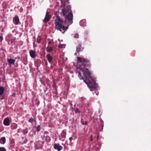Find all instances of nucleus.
Listing matches in <instances>:
<instances>
[{
    "instance_id": "obj_9",
    "label": "nucleus",
    "mask_w": 151,
    "mask_h": 151,
    "mask_svg": "<svg viewBox=\"0 0 151 151\" xmlns=\"http://www.w3.org/2000/svg\"><path fill=\"white\" fill-rule=\"evenodd\" d=\"M19 21V19L18 16H16L13 18V22L15 24H18Z\"/></svg>"
},
{
    "instance_id": "obj_21",
    "label": "nucleus",
    "mask_w": 151,
    "mask_h": 151,
    "mask_svg": "<svg viewBox=\"0 0 151 151\" xmlns=\"http://www.w3.org/2000/svg\"><path fill=\"white\" fill-rule=\"evenodd\" d=\"M41 129V128L40 126L38 125L37 128V131L39 132Z\"/></svg>"
},
{
    "instance_id": "obj_20",
    "label": "nucleus",
    "mask_w": 151,
    "mask_h": 151,
    "mask_svg": "<svg viewBox=\"0 0 151 151\" xmlns=\"http://www.w3.org/2000/svg\"><path fill=\"white\" fill-rule=\"evenodd\" d=\"M0 141H2V142H5V138L4 137H1V139Z\"/></svg>"
},
{
    "instance_id": "obj_6",
    "label": "nucleus",
    "mask_w": 151,
    "mask_h": 151,
    "mask_svg": "<svg viewBox=\"0 0 151 151\" xmlns=\"http://www.w3.org/2000/svg\"><path fill=\"white\" fill-rule=\"evenodd\" d=\"M46 57L49 62L50 64L52 63L53 58L52 56L48 54L47 55Z\"/></svg>"
},
{
    "instance_id": "obj_16",
    "label": "nucleus",
    "mask_w": 151,
    "mask_h": 151,
    "mask_svg": "<svg viewBox=\"0 0 151 151\" xmlns=\"http://www.w3.org/2000/svg\"><path fill=\"white\" fill-rule=\"evenodd\" d=\"M17 124L14 123L12 125V128H13L14 129H15L17 128Z\"/></svg>"
},
{
    "instance_id": "obj_17",
    "label": "nucleus",
    "mask_w": 151,
    "mask_h": 151,
    "mask_svg": "<svg viewBox=\"0 0 151 151\" xmlns=\"http://www.w3.org/2000/svg\"><path fill=\"white\" fill-rule=\"evenodd\" d=\"M65 47V45L64 44H60L58 46L59 48H64Z\"/></svg>"
},
{
    "instance_id": "obj_26",
    "label": "nucleus",
    "mask_w": 151,
    "mask_h": 151,
    "mask_svg": "<svg viewBox=\"0 0 151 151\" xmlns=\"http://www.w3.org/2000/svg\"><path fill=\"white\" fill-rule=\"evenodd\" d=\"M90 140L91 141H92L93 140L92 136L91 135L90 136Z\"/></svg>"
},
{
    "instance_id": "obj_4",
    "label": "nucleus",
    "mask_w": 151,
    "mask_h": 151,
    "mask_svg": "<svg viewBox=\"0 0 151 151\" xmlns=\"http://www.w3.org/2000/svg\"><path fill=\"white\" fill-rule=\"evenodd\" d=\"M51 17V16L49 14V12L48 11L47 12L45 18L43 20V22L45 23H46L48 22L50 20Z\"/></svg>"
},
{
    "instance_id": "obj_28",
    "label": "nucleus",
    "mask_w": 151,
    "mask_h": 151,
    "mask_svg": "<svg viewBox=\"0 0 151 151\" xmlns=\"http://www.w3.org/2000/svg\"><path fill=\"white\" fill-rule=\"evenodd\" d=\"M96 137H97V140L99 137L98 134H96Z\"/></svg>"
},
{
    "instance_id": "obj_13",
    "label": "nucleus",
    "mask_w": 151,
    "mask_h": 151,
    "mask_svg": "<svg viewBox=\"0 0 151 151\" xmlns=\"http://www.w3.org/2000/svg\"><path fill=\"white\" fill-rule=\"evenodd\" d=\"M53 50V47L48 46L46 48V51L47 52H50Z\"/></svg>"
},
{
    "instance_id": "obj_29",
    "label": "nucleus",
    "mask_w": 151,
    "mask_h": 151,
    "mask_svg": "<svg viewBox=\"0 0 151 151\" xmlns=\"http://www.w3.org/2000/svg\"><path fill=\"white\" fill-rule=\"evenodd\" d=\"M83 21H81L80 22V24L81 25L82 24V22Z\"/></svg>"
},
{
    "instance_id": "obj_27",
    "label": "nucleus",
    "mask_w": 151,
    "mask_h": 151,
    "mask_svg": "<svg viewBox=\"0 0 151 151\" xmlns=\"http://www.w3.org/2000/svg\"><path fill=\"white\" fill-rule=\"evenodd\" d=\"M72 137H70V138H69V140H70V141H72Z\"/></svg>"
},
{
    "instance_id": "obj_31",
    "label": "nucleus",
    "mask_w": 151,
    "mask_h": 151,
    "mask_svg": "<svg viewBox=\"0 0 151 151\" xmlns=\"http://www.w3.org/2000/svg\"><path fill=\"white\" fill-rule=\"evenodd\" d=\"M1 143L2 144H4V142L3 143Z\"/></svg>"
},
{
    "instance_id": "obj_15",
    "label": "nucleus",
    "mask_w": 151,
    "mask_h": 151,
    "mask_svg": "<svg viewBox=\"0 0 151 151\" xmlns=\"http://www.w3.org/2000/svg\"><path fill=\"white\" fill-rule=\"evenodd\" d=\"M74 111L76 113H80L81 111L78 108H76L74 109Z\"/></svg>"
},
{
    "instance_id": "obj_3",
    "label": "nucleus",
    "mask_w": 151,
    "mask_h": 151,
    "mask_svg": "<svg viewBox=\"0 0 151 151\" xmlns=\"http://www.w3.org/2000/svg\"><path fill=\"white\" fill-rule=\"evenodd\" d=\"M49 133L48 132L45 131L44 132L42 139L43 141L50 142V137L48 136Z\"/></svg>"
},
{
    "instance_id": "obj_5",
    "label": "nucleus",
    "mask_w": 151,
    "mask_h": 151,
    "mask_svg": "<svg viewBox=\"0 0 151 151\" xmlns=\"http://www.w3.org/2000/svg\"><path fill=\"white\" fill-rule=\"evenodd\" d=\"M4 88L1 86H0V99L3 100L4 99L5 96L3 94L4 92Z\"/></svg>"
},
{
    "instance_id": "obj_10",
    "label": "nucleus",
    "mask_w": 151,
    "mask_h": 151,
    "mask_svg": "<svg viewBox=\"0 0 151 151\" xmlns=\"http://www.w3.org/2000/svg\"><path fill=\"white\" fill-rule=\"evenodd\" d=\"M16 59V58H15V59H7V61L9 63V65L11 66V65H14L15 62V60Z\"/></svg>"
},
{
    "instance_id": "obj_25",
    "label": "nucleus",
    "mask_w": 151,
    "mask_h": 151,
    "mask_svg": "<svg viewBox=\"0 0 151 151\" xmlns=\"http://www.w3.org/2000/svg\"><path fill=\"white\" fill-rule=\"evenodd\" d=\"M3 39V38L2 36H0V41H2V40Z\"/></svg>"
},
{
    "instance_id": "obj_19",
    "label": "nucleus",
    "mask_w": 151,
    "mask_h": 151,
    "mask_svg": "<svg viewBox=\"0 0 151 151\" xmlns=\"http://www.w3.org/2000/svg\"><path fill=\"white\" fill-rule=\"evenodd\" d=\"M34 121V119L33 118H30L29 120L28 121L30 123H32Z\"/></svg>"
},
{
    "instance_id": "obj_7",
    "label": "nucleus",
    "mask_w": 151,
    "mask_h": 151,
    "mask_svg": "<svg viewBox=\"0 0 151 151\" xmlns=\"http://www.w3.org/2000/svg\"><path fill=\"white\" fill-rule=\"evenodd\" d=\"M84 49V47L82 46L81 44L80 43L78 44L76 48V51L77 52L82 51Z\"/></svg>"
},
{
    "instance_id": "obj_1",
    "label": "nucleus",
    "mask_w": 151,
    "mask_h": 151,
    "mask_svg": "<svg viewBox=\"0 0 151 151\" xmlns=\"http://www.w3.org/2000/svg\"><path fill=\"white\" fill-rule=\"evenodd\" d=\"M77 61L78 63H81V65L77 69L79 75L88 87L90 88V90L92 91L94 89L96 94L98 95V91L95 88L96 87L95 81L91 76V73L88 69L86 68L91 65L90 61L87 59L80 57H77Z\"/></svg>"
},
{
    "instance_id": "obj_24",
    "label": "nucleus",
    "mask_w": 151,
    "mask_h": 151,
    "mask_svg": "<svg viewBox=\"0 0 151 151\" xmlns=\"http://www.w3.org/2000/svg\"><path fill=\"white\" fill-rule=\"evenodd\" d=\"M47 40H49V41H48V44H50L51 43V42L50 40V39H47Z\"/></svg>"
},
{
    "instance_id": "obj_22",
    "label": "nucleus",
    "mask_w": 151,
    "mask_h": 151,
    "mask_svg": "<svg viewBox=\"0 0 151 151\" xmlns=\"http://www.w3.org/2000/svg\"><path fill=\"white\" fill-rule=\"evenodd\" d=\"M0 151H6V150L4 147H0Z\"/></svg>"
},
{
    "instance_id": "obj_30",
    "label": "nucleus",
    "mask_w": 151,
    "mask_h": 151,
    "mask_svg": "<svg viewBox=\"0 0 151 151\" xmlns=\"http://www.w3.org/2000/svg\"><path fill=\"white\" fill-rule=\"evenodd\" d=\"M52 66L51 65V66H50V67H51V68H52Z\"/></svg>"
},
{
    "instance_id": "obj_14",
    "label": "nucleus",
    "mask_w": 151,
    "mask_h": 151,
    "mask_svg": "<svg viewBox=\"0 0 151 151\" xmlns=\"http://www.w3.org/2000/svg\"><path fill=\"white\" fill-rule=\"evenodd\" d=\"M42 40V39L40 36L38 37L37 39V42L38 43H40L41 42Z\"/></svg>"
},
{
    "instance_id": "obj_18",
    "label": "nucleus",
    "mask_w": 151,
    "mask_h": 151,
    "mask_svg": "<svg viewBox=\"0 0 151 151\" xmlns=\"http://www.w3.org/2000/svg\"><path fill=\"white\" fill-rule=\"evenodd\" d=\"M28 132V130L27 128L23 130L22 133L24 134H27Z\"/></svg>"
},
{
    "instance_id": "obj_23",
    "label": "nucleus",
    "mask_w": 151,
    "mask_h": 151,
    "mask_svg": "<svg viewBox=\"0 0 151 151\" xmlns=\"http://www.w3.org/2000/svg\"><path fill=\"white\" fill-rule=\"evenodd\" d=\"M82 123L83 124L85 125V124H86L87 123V122L86 121H85V122L82 121Z\"/></svg>"
},
{
    "instance_id": "obj_8",
    "label": "nucleus",
    "mask_w": 151,
    "mask_h": 151,
    "mask_svg": "<svg viewBox=\"0 0 151 151\" xmlns=\"http://www.w3.org/2000/svg\"><path fill=\"white\" fill-rule=\"evenodd\" d=\"M29 53L30 56L32 58H34L36 56V52L35 50H30L29 51Z\"/></svg>"
},
{
    "instance_id": "obj_11",
    "label": "nucleus",
    "mask_w": 151,
    "mask_h": 151,
    "mask_svg": "<svg viewBox=\"0 0 151 151\" xmlns=\"http://www.w3.org/2000/svg\"><path fill=\"white\" fill-rule=\"evenodd\" d=\"M3 124L5 126H8L9 125V120L7 117L5 118L3 121Z\"/></svg>"
},
{
    "instance_id": "obj_2",
    "label": "nucleus",
    "mask_w": 151,
    "mask_h": 151,
    "mask_svg": "<svg viewBox=\"0 0 151 151\" xmlns=\"http://www.w3.org/2000/svg\"><path fill=\"white\" fill-rule=\"evenodd\" d=\"M61 14L64 17V20L57 15L54 24L55 29L64 33L68 29V27L73 23V15L70 5L64 4Z\"/></svg>"
},
{
    "instance_id": "obj_12",
    "label": "nucleus",
    "mask_w": 151,
    "mask_h": 151,
    "mask_svg": "<svg viewBox=\"0 0 151 151\" xmlns=\"http://www.w3.org/2000/svg\"><path fill=\"white\" fill-rule=\"evenodd\" d=\"M54 147L55 149L57 150L58 151H60L63 148L62 147L58 144H55Z\"/></svg>"
}]
</instances>
